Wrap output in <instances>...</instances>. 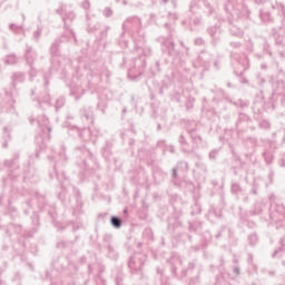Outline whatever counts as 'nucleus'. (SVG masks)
Returning a JSON list of instances; mask_svg holds the SVG:
<instances>
[{"instance_id":"64","label":"nucleus","mask_w":285,"mask_h":285,"mask_svg":"<svg viewBox=\"0 0 285 285\" xmlns=\"http://www.w3.org/2000/svg\"><path fill=\"white\" fill-rule=\"evenodd\" d=\"M279 167L285 168V154L282 156V158L279 160Z\"/></svg>"},{"instance_id":"61","label":"nucleus","mask_w":285,"mask_h":285,"mask_svg":"<svg viewBox=\"0 0 285 285\" xmlns=\"http://www.w3.org/2000/svg\"><path fill=\"white\" fill-rule=\"evenodd\" d=\"M229 46H230V48H236V49H239V48H242V42H239V41H232V42H229Z\"/></svg>"},{"instance_id":"5","label":"nucleus","mask_w":285,"mask_h":285,"mask_svg":"<svg viewBox=\"0 0 285 285\" xmlns=\"http://www.w3.org/2000/svg\"><path fill=\"white\" fill-rule=\"evenodd\" d=\"M230 57L234 61H236V63H238V66L234 70L235 75H237L238 77H242V75H244V72H246V70H248L250 66L248 56H246L245 53L240 56L232 53Z\"/></svg>"},{"instance_id":"27","label":"nucleus","mask_w":285,"mask_h":285,"mask_svg":"<svg viewBox=\"0 0 285 285\" xmlns=\"http://www.w3.org/2000/svg\"><path fill=\"white\" fill-rule=\"evenodd\" d=\"M107 250H108L107 256L109 257V259H114V261L119 259V254L117 253V249H115V246L108 245Z\"/></svg>"},{"instance_id":"37","label":"nucleus","mask_w":285,"mask_h":285,"mask_svg":"<svg viewBox=\"0 0 285 285\" xmlns=\"http://www.w3.org/2000/svg\"><path fill=\"white\" fill-rule=\"evenodd\" d=\"M217 32H219V26L217 24L207 28V33L209 37H212V39H215Z\"/></svg>"},{"instance_id":"57","label":"nucleus","mask_w":285,"mask_h":285,"mask_svg":"<svg viewBox=\"0 0 285 285\" xmlns=\"http://www.w3.org/2000/svg\"><path fill=\"white\" fill-rule=\"evenodd\" d=\"M195 46H204V43H206V41L204 40V38H196L194 40Z\"/></svg>"},{"instance_id":"14","label":"nucleus","mask_w":285,"mask_h":285,"mask_svg":"<svg viewBox=\"0 0 285 285\" xmlns=\"http://www.w3.org/2000/svg\"><path fill=\"white\" fill-rule=\"evenodd\" d=\"M163 46L167 48L168 55L170 57H179V51L175 49V42L173 41V37H169L163 41Z\"/></svg>"},{"instance_id":"63","label":"nucleus","mask_w":285,"mask_h":285,"mask_svg":"<svg viewBox=\"0 0 285 285\" xmlns=\"http://www.w3.org/2000/svg\"><path fill=\"white\" fill-rule=\"evenodd\" d=\"M10 30H12L13 32H19V30H21V26H17L14 23L10 24Z\"/></svg>"},{"instance_id":"56","label":"nucleus","mask_w":285,"mask_h":285,"mask_svg":"<svg viewBox=\"0 0 285 285\" xmlns=\"http://www.w3.org/2000/svg\"><path fill=\"white\" fill-rule=\"evenodd\" d=\"M31 220H32L33 226H39V215L33 214L31 216Z\"/></svg>"},{"instance_id":"51","label":"nucleus","mask_w":285,"mask_h":285,"mask_svg":"<svg viewBox=\"0 0 285 285\" xmlns=\"http://www.w3.org/2000/svg\"><path fill=\"white\" fill-rule=\"evenodd\" d=\"M259 128H263L264 130L271 129V122L268 120H262L259 122Z\"/></svg>"},{"instance_id":"49","label":"nucleus","mask_w":285,"mask_h":285,"mask_svg":"<svg viewBox=\"0 0 285 285\" xmlns=\"http://www.w3.org/2000/svg\"><path fill=\"white\" fill-rule=\"evenodd\" d=\"M263 50H264V52L269 55V57H273V51H271V45L268 42H266V41L264 42Z\"/></svg>"},{"instance_id":"32","label":"nucleus","mask_w":285,"mask_h":285,"mask_svg":"<svg viewBox=\"0 0 285 285\" xmlns=\"http://www.w3.org/2000/svg\"><path fill=\"white\" fill-rule=\"evenodd\" d=\"M136 50H140L144 57H150L153 55V49L148 47L147 45L139 47V45H136Z\"/></svg>"},{"instance_id":"3","label":"nucleus","mask_w":285,"mask_h":285,"mask_svg":"<svg viewBox=\"0 0 285 285\" xmlns=\"http://www.w3.org/2000/svg\"><path fill=\"white\" fill-rule=\"evenodd\" d=\"M147 256L146 254L136 253L134 254L128 262V266L132 275H144V264H146Z\"/></svg>"},{"instance_id":"47","label":"nucleus","mask_w":285,"mask_h":285,"mask_svg":"<svg viewBox=\"0 0 285 285\" xmlns=\"http://www.w3.org/2000/svg\"><path fill=\"white\" fill-rule=\"evenodd\" d=\"M108 30H110V26H107L105 30L100 32L99 41H105V39H108Z\"/></svg>"},{"instance_id":"34","label":"nucleus","mask_w":285,"mask_h":285,"mask_svg":"<svg viewBox=\"0 0 285 285\" xmlns=\"http://www.w3.org/2000/svg\"><path fill=\"white\" fill-rule=\"evenodd\" d=\"M181 264L180 258H173L171 274L174 277H177V266H181Z\"/></svg>"},{"instance_id":"17","label":"nucleus","mask_w":285,"mask_h":285,"mask_svg":"<svg viewBox=\"0 0 285 285\" xmlns=\"http://www.w3.org/2000/svg\"><path fill=\"white\" fill-rule=\"evenodd\" d=\"M228 30L232 37H237V39H242V37H244V29L239 28L233 21H229Z\"/></svg>"},{"instance_id":"40","label":"nucleus","mask_w":285,"mask_h":285,"mask_svg":"<svg viewBox=\"0 0 285 285\" xmlns=\"http://www.w3.org/2000/svg\"><path fill=\"white\" fill-rule=\"evenodd\" d=\"M124 37H126V31H122L118 38V46H120V48H128V40L124 39Z\"/></svg>"},{"instance_id":"41","label":"nucleus","mask_w":285,"mask_h":285,"mask_svg":"<svg viewBox=\"0 0 285 285\" xmlns=\"http://www.w3.org/2000/svg\"><path fill=\"white\" fill-rule=\"evenodd\" d=\"M115 282L117 285H124V272L121 269L117 271Z\"/></svg>"},{"instance_id":"19","label":"nucleus","mask_w":285,"mask_h":285,"mask_svg":"<svg viewBox=\"0 0 285 285\" xmlns=\"http://www.w3.org/2000/svg\"><path fill=\"white\" fill-rule=\"evenodd\" d=\"M187 132L191 139V141L196 145L199 146V144H202V136H199V134H197V125H195L194 128H187Z\"/></svg>"},{"instance_id":"22","label":"nucleus","mask_w":285,"mask_h":285,"mask_svg":"<svg viewBox=\"0 0 285 285\" xmlns=\"http://www.w3.org/2000/svg\"><path fill=\"white\" fill-rule=\"evenodd\" d=\"M263 157H264L266 164H273V159H275V149L272 146H269L263 153Z\"/></svg>"},{"instance_id":"54","label":"nucleus","mask_w":285,"mask_h":285,"mask_svg":"<svg viewBox=\"0 0 285 285\" xmlns=\"http://www.w3.org/2000/svg\"><path fill=\"white\" fill-rule=\"evenodd\" d=\"M247 262H248L249 266L253 267V271L257 272V266L255 265V263H253V254L248 255Z\"/></svg>"},{"instance_id":"46","label":"nucleus","mask_w":285,"mask_h":285,"mask_svg":"<svg viewBox=\"0 0 285 285\" xmlns=\"http://www.w3.org/2000/svg\"><path fill=\"white\" fill-rule=\"evenodd\" d=\"M3 137L6 140L2 144V146H3V148H8V139H10V128H8V127L4 128Z\"/></svg>"},{"instance_id":"52","label":"nucleus","mask_w":285,"mask_h":285,"mask_svg":"<svg viewBox=\"0 0 285 285\" xmlns=\"http://www.w3.org/2000/svg\"><path fill=\"white\" fill-rule=\"evenodd\" d=\"M72 243H68V240H60L57 243V248H68Z\"/></svg>"},{"instance_id":"23","label":"nucleus","mask_w":285,"mask_h":285,"mask_svg":"<svg viewBox=\"0 0 285 285\" xmlns=\"http://www.w3.org/2000/svg\"><path fill=\"white\" fill-rule=\"evenodd\" d=\"M59 43H61V38L56 39L50 47L51 57H58L59 55Z\"/></svg>"},{"instance_id":"10","label":"nucleus","mask_w":285,"mask_h":285,"mask_svg":"<svg viewBox=\"0 0 285 285\" xmlns=\"http://www.w3.org/2000/svg\"><path fill=\"white\" fill-rule=\"evenodd\" d=\"M197 1L199 3H202V6H204L208 10L207 11L208 17H210V14H213V12H215V9H213V7L210 6V2H208V0H193L189 6V12L197 14V8H198Z\"/></svg>"},{"instance_id":"53","label":"nucleus","mask_w":285,"mask_h":285,"mask_svg":"<svg viewBox=\"0 0 285 285\" xmlns=\"http://www.w3.org/2000/svg\"><path fill=\"white\" fill-rule=\"evenodd\" d=\"M41 32H43V29L41 27H38V29L33 32V39H36V41H39Z\"/></svg>"},{"instance_id":"29","label":"nucleus","mask_w":285,"mask_h":285,"mask_svg":"<svg viewBox=\"0 0 285 285\" xmlns=\"http://www.w3.org/2000/svg\"><path fill=\"white\" fill-rule=\"evenodd\" d=\"M259 17H261V20L263 21V23H272L273 22V18L271 17V12H268V11L261 10Z\"/></svg>"},{"instance_id":"16","label":"nucleus","mask_w":285,"mask_h":285,"mask_svg":"<svg viewBox=\"0 0 285 285\" xmlns=\"http://www.w3.org/2000/svg\"><path fill=\"white\" fill-rule=\"evenodd\" d=\"M178 142L180 145L183 153H186L187 155H190V153H193V150H195V147H193V146H190V144H188V140H186V137L184 136V134H181L179 136Z\"/></svg>"},{"instance_id":"62","label":"nucleus","mask_w":285,"mask_h":285,"mask_svg":"<svg viewBox=\"0 0 285 285\" xmlns=\"http://www.w3.org/2000/svg\"><path fill=\"white\" fill-rule=\"evenodd\" d=\"M81 8H83V10H90V1L89 0H85L81 3Z\"/></svg>"},{"instance_id":"7","label":"nucleus","mask_w":285,"mask_h":285,"mask_svg":"<svg viewBox=\"0 0 285 285\" xmlns=\"http://www.w3.org/2000/svg\"><path fill=\"white\" fill-rule=\"evenodd\" d=\"M26 59H27L28 66L31 67V71L29 75H30V79H32L35 77V75H37V71L32 67V66H35V61H37V51L31 46H27Z\"/></svg>"},{"instance_id":"6","label":"nucleus","mask_w":285,"mask_h":285,"mask_svg":"<svg viewBox=\"0 0 285 285\" xmlns=\"http://www.w3.org/2000/svg\"><path fill=\"white\" fill-rule=\"evenodd\" d=\"M122 30L125 32H131L132 35L139 33L141 30V19L138 17H130L122 23Z\"/></svg>"},{"instance_id":"21","label":"nucleus","mask_w":285,"mask_h":285,"mask_svg":"<svg viewBox=\"0 0 285 285\" xmlns=\"http://www.w3.org/2000/svg\"><path fill=\"white\" fill-rule=\"evenodd\" d=\"M13 88H17V83H23L26 81V73L17 71L11 77Z\"/></svg>"},{"instance_id":"20","label":"nucleus","mask_w":285,"mask_h":285,"mask_svg":"<svg viewBox=\"0 0 285 285\" xmlns=\"http://www.w3.org/2000/svg\"><path fill=\"white\" fill-rule=\"evenodd\" d=\"M253 121V119H250V116L240 112L238 115V119L236 121V128H239V126H248V124H250Z\"/></svg>"},{"instance_id":"55","label":"nucleus","mask_w":285,"mask_h":285,"mask_svg":"<svg viewBox=\"0 0 285 285\" xmlns=\"http://www.w3.org/2000/svg\"><path fill=\"white\" fill-rule=\"evenodd\" d=\"M38 203H39V208H43L46 206V197L43 196H38Z\"/></svg>"},{"instance_id":"18","label":"nucleus","mask_w":285,"mask_h":285,"mask_svg":"<svg viewBox=\"0 0 285 285\" xmlns=\"http://www.w3.org/2000/svg\"><path fill=\"white\" fill-rule=\"evenodd\" d=\"M275 92L281 97V102L285 106V83L284 80H278L276 83Z\"/></svg>"},{"instance_id":"35","label":"nucleus","mask_w":285,"mask_h":285,"mask_svg":"<svg viewBox=\"0 0 285 285\" xmlns=\"http://www.w3.org/2000/svg\"><path fill=\"white\" fill-rule=\"evenodd\" d=\"M110 224L114 226V228H121V225L124 224V220L117 216H111Z\"/></svg>"},{"instance_id":"25","label":"nucleus","mask_w":285,"mask_h":285,"mask_svg":"<svg viewBox=\"0 0 285 285\" xmlns=\"http://www.w3.org/2000/svg\"><path fill=\"white\" fill-rule=\"evenodd\" d=\"M2 106H4V108H14V99H12V95L6 92V99L3 100Z\"/></svg>"},{"instance_id":"11","label":"nucleus","mask_w":285,"mask_h":285,"mask_svg":"<svg viewBox=\"0 0 285 285\" xmlns=\"http://www.w3.org/2000/svg\"><path fill=\"white\" fill-rule=\"evenodd\" d=\"M272 37L275 39V43L277 46H284L285 41V26H281L278 28H273L271 31Z\"/></svg>"},{"instance_id":"43","label":"nucleus","mask_w":285,"mask_h":285,"mask_svg":"<svg viewBox=\"0 0 285 285\" xmlns=\"http://www.w3.org/2000/svg\"><path fill=\"white\" fill-rule=\"evenodd\" d=\"M61 186V193L58 195L60 202H66V194L68 193V189L63 185V183H60Z\"/></svg>"},{"instance_id":"42","label":"nucleus","mask_w":285,"mask_h":285,"mask_svg":"<svg viewBox=\"0 0 285 285\" xmlns=\"http://www.w3.org/2000/svg\"><path fill=\"white\" fill-rule=\"evenodd\" d=\"M248 242H249V246H255L257 245V243L259 242V237L257 236V234H250L248 236Z\"/></svg>"},{"instance_id":"36","label":"nucleus","mask_w":285,"mask_h":285,"mask_svg":"<svg viewBox=\"0 0 285 285\" xmlns=\"http://www.w3.org/2000/svg\"><path fill=\"white\" fill-rule=\"evenodd\" d=\"M17 61H19V60L17 59V55H14V53L9 55L4 58V63L7 66H14V63H17Z\"/></svg>"},{"instance_id":"38","label":"nucleus","mask_w":285,"mask_h":285,"mask_svg":"<svg viewBox=\"0 0 285 285\" xmlns=\"http://www.w3.org/2000/svg\"><path fill=\"white\" fill-rule=\"evenodd\" d=\"M18 160H19V154H16L12 159L4 160V166H7V168H12L13 166H17Z\"/></svg>"},{"instance_id":"12","label":"nucleus","mask_w":285,"mask_h":285,"mask_svg":"<svg viewBox=\"0 0 285 285\" xmlns=\"http://www.w3.org/2000/svg\"><path fill=\"white\" fill-rule=\"evenodd\" d=\"M80 117L87 121V124H95V111L92 107H85L80 110Z\"/></svg>"},{"instance_id":"13","label":"nucleus","mask_w":285,"mask_h":285,"mask_svg":"<svg viewBox=\"0 0 285 285\" xmlns=\"http://www.w3.org/2000/svg\"><path fill=\"white\" fill-rule=\"evenodd\" d=\"M69 128L73 131L77 132L78 137L82 139V141H90V128H83L79 129L77 126H69Z\"/></svg>"},{"instance_id":"33","label":"nucleus","mask_w":285,"mask_h":285,"mask_svg":"<svg viewBox=\"0 0 285 285\" xmlns=\"http://www.w3.org/2000/svg\"><path fill=\"white\" fill-rule=\"evenodd\" d=\"M76 16L75 12L69 11L66 17L62 18V21L65 23V28H70V24H68V21H75Z\"/></svg>"},{"instance_id":"30","label":"nucleus","mask_w":285,"mask_h":285,"mask_svg":"<svg viewBox=\"0 0 285 285\" xmlns=\"http://www.w3.org/2000/svg\"><path fill=\"white\" fill-rule=\"evenodd\" d=\"M181 226V220L178 218H169L168 219V228L169 230H175V228H179Z\"/></svg>"},{"instance_id":"45","label":"nucleus","mask_w":285,"mask_h":285,"mask_svg":"<svg viewBox=\"0 0 285 285\" xmlns=\"http://www.w3.org/2000/svg\"><path fill=\"white\" fill-rule=\"evenodd\" d=\"M38 104L40 106V108H42L43 104H47V106H50V95H45L43 98L38 100Z\"/></svg>"},{"instance_id":"39","label":"nucleus","mask_w":285,"mask_h":285,"mask_svg":"<svg viewBox=\"0 0 285 285\" xmlns=\"http://www.w3.org/2000/svg\"><path fill=\"white\" fill-rule=\"evenodd\" d=\"M208 217H216L217 219H220V217H222V209H217L215 207H210Z\"/></svg>"},{"instance_id":"59","label":"nucleus","mask_w":285,"mask_h":285,"mask_svg":"<svg viewBox=\"0 0 285 285\" xmlns=\"http://www.w3.org/2000/svg\"><path fill=\"white\" fill-rule=\"evenodd\" d=\"M104 17H112V9H110V8H105V10H104Z\"/></svg>"},{"instance_id":"2","label":"nucleus","mask_w":285,"mask_h":285,"mask_svg":"<svg viewBox=\"0 0 285 285\" xmlns=\"http://www.w3.org/2000/svg\"><path fill=\"white\" fill-rule=\"evenodd\" d=\"M146 70V59L144 57L134 58L129 65L128 77L131 81H139Z\"/></svg>"},{"instance_id":"48","label":"nucleus","mask_w":285,"mask_h":285,"mask_svg":"<svg viewBox=\"0 0 285 285\" xmlns=\"http://www.w3.org/2000/svg\"><path fill=\"white\" fill-rule=\"evenodd\" d=\"M73 193L76 195L77 204H79V206H83V203L81 202V191H79L77 187H73Z\"/></svg>"},{"instance_id":"8","label":"nucleus","mask_w":285,"mask_h":285,"mask_svg":"<svg viewBox=\"0 0 285 285\" xmlns=\"http://www.w3.org/2000/svg\"><path fill=\"white\" fill-rule=\"evenodd\" d=\"M272 222L279 224L285 222V206L284 204H276V208L274 212L269 214Z\"/></svg>"},{"instance_id":"28","label":"nucleus","mask_w":285,"mask_h":285,"mask_svg":"<svg viewBox=\"0 0 285 285\" xmlns=\"http://www.w3.org/2000/svg\"><path fill=\"white\" fill-rule=\"evenodd\" d=\"M281 246L278 249H276L273 254L272 257L275 259V257H282L284 255V248H285V236L281 239Z\"/></svg>"},{"instance_id":"4","label":"nucleus","mask_w":285,"mask_h":285,"mask_svg":"<svg viewBox=\"0 0 285 285\" xmlns=\"http://www.w3.org/2000/svg\"><path fill=\"white\" fill-rule=\"evenodd\" d=\"M76 153L79 157V159L77 160L78 166H80L82 170H86V168H88V161H92L95 155H92V151L86 148V146L77 147Z\"/></svg>"},{"instance_id":"60","label":"nucleus","mask_w":285,"mask_h":285,"mask_svg":"<svg viewBox=\"0 0 285 285\" xmlns=\"http://www.w3.org/2000/svg\"><path fill=\"white\" fill-rule=\"evenodd\" d=\"M233 275H235V277H238V275H240L239 265H235L233 267Z\"/></svg>"},{"instance_id":"26","label":"nucleus","mask_w":285,"mask_h":285,"mask_svg":"<svg viewBox=\"0 0 285 285\" xmlns=\"http://www.w3.org/2000/svg\"><path fill=\"white\" fill-rule=\"evenodd\" d=\"M230 191L233 195H239V194L244 193V188H242V185L239 183L232 181Z\"/></svg>"},{"instance_id":"24","label":"nucleus","mask_w":285,"mask_h":285,"mask_svg":"<svg viewBox=\"0 0 285 285\" xmlns=\"http://www.w3.org/2000/svg\"><path fill=\"white\" fill-rule=\"evenodd\" d=\"M21 230H22L21 225L10 224L8 226V229H7V235H9V237H11L12 236V232H14L16 235H19V234H21Z\"/></svg>"},{"instance_id":"50","label":"nucleus","mask_w":285,"mask_h":285,"mask_svg":"<svg viewBox=\"0 0 285 285\" xmlns=\"http://www.w3.org/2000/svg\"><path fill=\"white\" fill-rule=\"evenodd\" d=\"M104 243L107 245V247L110 246V245H112V235L106 234V235L104 236Z\"/></svg>"},{"instance_id":"1","label":"nucleus","mask_w":285,"mask_h":285,"mask_svg":"<svg viewBox=\"0 0 285 285\" xmlns=\"http://www.w3.org/2000/svg\"><path fill=\"white\" fill-rule=\"evenodd\" d=\"M38 128L39 134L36 136V144L40 149L46 148L48 146V141H50V132H52V127L50 126V120L46 115L38 117Z\"/></svg>"},{"instance_id":"31","label":"nucleus","mask_w":285,"mask_h":285,"mask_svg":"<svg viewBox=\"0 0 285 285\" xmlns=\"http://www.w3.org/2000/svg\"><path fill=\"white\" fill-rule=\"evenodd\" d=\"M68 161V156H66V147L62 146L60 151H59V161L58 164H61L62 166H66Z\"/></svg>"},{"instance_id":"58","label":"nucleus","mask_w":285,"mask_h":285,"mask_svg":"<svg viewBox=\"0 0 285 285\" xmlns=\"http://www.w3.org/2000/svg\"><path fill=\"white\" fill-rule=\"evenodd\" d=\"M65 104H66V100H63V98L58 99L56 102V109L59 110V108H61Z\"/></svg>"},{"instance_id":"15","label":"nucleus","mask_w":285,"mask_h":285,"mask_svg":"<svg viewBox=\"0 0 285 285\" xmlns=\"http://www.w3.org/2000/svg\"><path fill=\"white\" fill-rule=\"evenodd\" d=\"M112 146H115V142L112 140H106L105 146L101 149L102 157H105L107 161H110L112 157Z\"/></svg>"},{"instance_id":"9","label":"nucleus","mask_w":285,"mask_h":285,"mask_svg":"<svg viewBox=\"0 0 285 285\" xmlns=\"http://www.w3.org/2000/svg\"><path fill=\"white\" fill-rule=\"evenodd\" d=\"M213 59V56L207 52L203 51L200 55L197 57V63L203 68L204 72L210 70V61Z\"/></svg>"},{"instance_id":"44","label":"nucleus","mask_w":285,"mask_h":285,"mask_svg":"<svg viewBox=\"0 0 285 285\" xmlns=\"http://www.w3.org/2000/svg\"><path fill=\"white\" fill-rule=\"evenodd\" d=\"M220 150H222L220 148H215L209 151L208 157H209L210 161H215V159H217V155H219Z\"/></svg>"}]
</instances>
